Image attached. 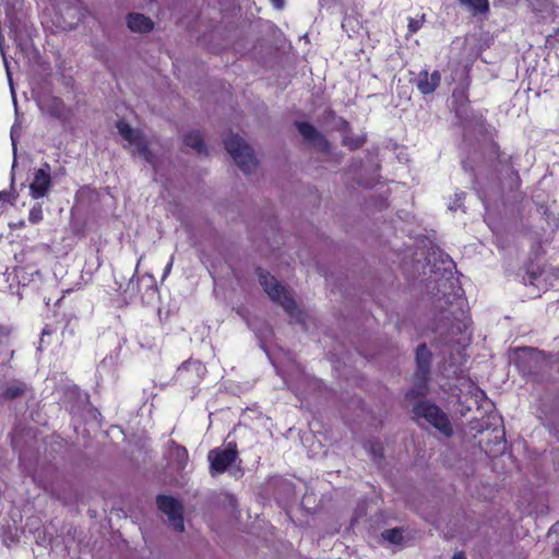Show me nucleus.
<instances>
[{"instance_id":"obj_1","label":"nucleus","mask_w":559,"mask_h":559,"mask_svg":"<svg viewBox=\"0 0 559 559\" xmlns=\"http://www.w3.org/2000/svg\"><path fill=\"white\" fill-rule=\"evenodd\" d=\"M259 283L263 287L267 296L276 304L281 305L287 314L296 319L301 320L302 311L298 308L294 297L273 275L262 267L255 270Z\"/></svg>"},{"instance_id":"obj_2","label":"nucleus","mask_w":559,"mask_h":559,"mask_svg":"<svg viewBox=\"0 0 559 559\" xmlns=\"http://www.w3.org/2000/svg\"><path fill=\"white\" fill-rule=\"evenodd\" d=\"M415 418H424L432 427L439 430L443 436L451 437L453 428L448 415L435 403L420 400L413 406Z\"/></svg>"},{"instance_id":"obj_3","label":"nucleus","mask_w":559,"mask_h":559,"mask_svg":"<svg viewBox=\"0 0 559 559\" xmlns=\"http://www.w3.org/2000/svg\"><path fill=\"white\" fill-rule=\"evenodd\" d=\"M226 151L245 174H251L258 166L253 150L238 134H229L224 140Z\"/></svg>"},{"instance_id":"obj_4","label":"nucleus","mask_w":559,"mask_h":559,"mask_svg":"<svg viewBox=\"0 0 559 559\" xmlns=\"http://www.w3.org/2000/svg\"><path fill=\"white\" fill-rule=\"evenodd\" d=\"M432 354L426 343H421L416 348V371L415 378L417 380V388L409 390L405 397L413 400L418 396H424L428 390V380L430 377Z\"/></svg>"},{"instance_id":"obj_5","label":"nucleus","mask_w":559,"mask_h":559,"mask_svg":"<svg viewBox=\"0 0 559 559\" xmlns=\"http://www.w3.org/2000/svg\"><path fill=\"white\" fill-rule=\"evenodd\" d=\"M205 373V366L200 360L190 358L177 368L173 383L183 391H193L201 383Z\"/></svg>"},{"instance_id":"obj_6","label":"nucleus","mask_w":559,"mask_h":559,"mask_svg":"<svg viewBox=\"0 0 559 559\" xmlns=\"http://www.w3.org/2000/svg\"><path fill=\"white\" fill-rule=\"evenodd\" d=\"M238 449L235 442H229L226 448H214L209 451L207 460L212 476L225 473L238 460Z\"/></svg>"},{"instance_id":"obj_7","label":"nucleus","mask_w":559,"mask_h":559,"mask_svg":"<svg viewBox=\"0 0 559 559\" xmlns=\"http://www.w3.org/2000/svg\"><path fill=\"white\" fill-rule=\"evenodd\" d=\"M157 508L168 516L173 528L181 533L185 531L183 507L171 496L158 495L156 497Z\"/></svg>"},{"instance_id":"obj_8","label":"nucleus","mask_w":559,"mask_h":559,"mask_svg":"<svg viewBox=\"0 0 559 559\" xmlns=\"http://www.w3.org/2000/svg\"><path fill=\"white\" fill-rule=\"evenodd\" d=\"M46 168H39L34 173L32 182L29 183V194L33 199L38 200L48 195L52 186L49 173V164H45Z\"/></svg>"},{"instance_id":"obj_9","label":"nucleus","mask_w":559,"mask_h":559,"mask_svg":"<svg viewBox=\"0 0 559 559\" xmlns=\"http://www.w3.org/2000/svg\"><path fill=\"white\" fill-rule=\"evenodd\" d=\"M295 126L307 142L316 144L323 153H328L330 151V143L326 138L320 133L310 122L296 121Z\"/></svg>"},{"instance_id":"obj_10","label":"nucleus","mask_w":559,"mask_h":559,"mask_svg":"<svg viewBox=\"0 0 559 559\" xmlns=\"http://www.w3.org/2000/svg\"><path fill=\"white\" fill-rule=\"evenodd\" d=\"M515 366L523 376L535 373L538 364L537 350L532 347H523L519 350Z\"/></svg>"},{"instance_id":"obj_11","label":"nucleus","mask_w":559,"mask_h":559,"mask_svg":"<svg viewBox=\"0 0 559 559\" xmlns=\"http://www.w3.org/2000/svg\"><path fill=\"white\" fill-rule=\"evenodd\" d=\"M440 83L441 74L438 70H435L430 74L427 70H421L415 80L416 87L423 95H430L435 93Z\"/></svg>"},{"instance_id":"obj_12","label":"nucleus","mask_w":559,"mask_h":559,"mask_svg":"<svg viewBox=\"0 0 559 559\" xmlns=\"http://www.w3.org/2000/svg\"><path fill=\"white\" fill-rule=\"evenodd\" d=\"M468 86H469V79L467 78L466 86L460 91L454 90L452 93L453 110L455 112V116L460 119H463V117L467 114V110H468V104H469L468 93H467Z\"/></svg>"},{"instance_id":"obj_13","label":"nucleus","mask_w":559,"mask_h":559,"mask_svg":"<svg viewBox=\"0 0 559 559\" xmlns=\"http://www.w3.org/2000/svg\"><path fill=\"white\" fill-rule=\"evenodd\" d=\"M127 25L130 31L135 33H150L154 28L153 21L142 13H129Z\"/></svg>"},{"instance_id":"obj_14","label":"nucleus","mask_w":559,"mask_h":559,"mask_svg":"<svg viewBox=\"0 0 559 559\" xmlns=\"http://www.w3.org/2000/svg\"><path fill=\"white\" fill-rule=\"evenodd\" d=\"M508 168L506 176L501 182L502 190L513 193L519 192L522 187V179L518 169H515L513 159L511 160V165H503Z\"/></svg>"},{"instance_id":"obj_15","label":"nucleus","mask_w":559,"mask_h":559,"mask_svg":"<svg viewBox=\"0 0 559 559\" xmlns=\"http://www.w3.org/2000/svg\"><path fill=\"white\" fill-rule=\"evenodd\" d=\"M170 456L176 464L177 469L182 471L186 468L189 461V453L186 447L177 443L174 440L169 441Z\"/></svg>"},{"instance_id":"obj_16","label":"nucleus","mask_w":559,"mask_h":559,"mask_svg":"<svg viewBox=\"0 0 559 559\" xmlns=\"http://www.w3.org/2000/svg\"><path fill=\"white\" fill-rule=\"evenodd\" d=\"M183 144L194 150L198 154L207 155L209 151L204 139L199 131H190L183 135Z\"/></svg>"},{"instance_id":"obj_17","label":"nucleus","mask_w":559,"mask_h":559,"mask_svg":"<svg viewBox=\"0 0 559 559\" xmlns=\"http://www.w3.org/2000/svg\"><path fill=\"white\" fill-rule=\"evenodd\" d=\"M45 110L50 115L51 117L56 119H62L66 116L67 108L64 102L60 97H49L45 102Z\"/></svg>"},{"instance_id":"obj_18","label":"nucleus","mask_w":559,"mask_h":559,"mask_svg":"<svg viewBox=\"0 0 559 559\" xmlns=\"http://www.w3.org/2000/svg\"><path fill=\"white\" fill-rule=\"evenodd\" d=\"M116 127L118 129L119 134L130 145H134L143 136V133L140 130L133 129L129 123H127L123 120H119Z\"/></svg>"},{"instance_id":"obj_19","label":"nucleus","mask_w":559,"mask_h":559,"mask_svg":"<svg viewBox=\"0 0 559 559\" xmlns=\"http://www.w3.org/2000/svg\"><path fill=\"white\" fill-rule=\"evenodd\" d=\"M492 432L495 433L493 444L497 449L493 450L491 448H488V443L484 444L483 440L479 441V445L488 455L496 456L498 453L502 452L504 449V442H503L504 430L495 428L492 430Z\"/></svg>"},{"instance_id":"obj_20","label":"nucleus","mask_w":559,"mask_h":559,"mask_svg":"<svg viewBox=\"0 0 559 559\" xmlns=\"http://www.w3.org/2000/svg\"><path fill=\"white\" fill-rule=\"evenodd\" d=\"M463 7L468 8L474 14H487L490 5L488 0H457Z\"/></svg>"},{"instance_id":"obj_21","label":"nucleus","mask_w":559,"mask_h":559,"mask_svg":"<svg viewBox=\"0 0 559 559\" xmlns=\"http://www.w3.org/2000/svg\"><path fill=\"white\" fill-rule=\"evenodd\" d=\"M488 151H489V154L502 166V165H511V160L513 159V157L511 155H506L501 148H500V145L496 142V141H492L490 144H489V147H488Z\"/></svg>"},{"instance_id":"obj_22","label":"nucleus","mask_w":559,"mask_h":559,"mask_svg":"<svg viewBox=\"0 0 559 559\" xmlns=\"http://www.w3.org/2000/svg\"><path fill=\"white\" fill-rule=\"evenodd\" d=\"M27 390V386L23 382H15L12 384H9L2 395L5 400H14L16 397L22 396Z\"/></svg>"},{"instance_id":"obj_23","label":"nucleus","mask_w":559,"mask_h":559,"mask_svg":"<svg viewBox=\"0 0 559 559\" xmlns=\"http://www.w3.org/2000/svg\"><path fill=\"white\" fill-rule=\"evenodd\" d=\"M138 154L143 157L147 163L152 164L154 162V154L150 148L148 142L143 135L135 144H134Z\"/></svg>"},{"instance_id":"obj_24","label":"nucleus","mask_w":559,"mask_h":559,"mask_svg":"<svg viewBox=\"0 0 559 559\" xmlns=\"http://www.w3.org/2000/svg\"><path fill=\"white\" fill-rule=\"evenodd\" d=\"M366 143V136L364 135H346L342 140L343 146H346L350 151H357Z\"/></svg>"},{"instance_id":"obj_25","label":"nucleus","mask_w":559,"mask_h":559,"mask_svg":"<svg viewBox=\"0 0 559 559\" xmlns=\"http://www.w3.org/2000/svg\"><path fill=\"white\" fill-rule=\"evenodd\" d=\"M382 537L391 544L399 545L403 540V530L400 527L385 530L382 532Z\"/></svg>"},{"instance_id":"obj_26","label":"nucleus","mask_w":559,"mask_h":559,"mask_svg":"<svg viewBox=\"0 0 559 559\" xmlns=\"http://www.w3.org/2000/svg\"><path fill=\"white\" fill-rule=\"evenodd\" d=\"M543 274V270L539 266H531L526 270L525 275L523 276V282L525 285H536V282L540 278Z\"/></svg>"},{"instance_id":"obj_27","label":"nucleus","mask_w":559,"mask_h":559,"mask_svg":"<svg viewBox=\"0 0 559 559\" xmlns=\"http://www.w3.org/2000/svg\"><path fill=\"white\" fill-rule=\"evenodd\" d=\"M16 199H17V193L14 189V182L12 181L11 182V186H10V189L9 190H2L0 191V204H10V205H14V203L16 202Z\"/></svg>"},{"instance_id":"obj_28","label":"nucleus","mask_w":559,"mask_h":559,"mask_svg":"<svg viewBox=\"0 0 559 559\" xmlns=\"http://www.w3.org/2000/svg\"><path fill=\"white\" fill-rule=\"evenodd\" d=\"M44 219L43 205L36 202L29 210L28 222L32 224H39Z\"/></svg>"},{"instance_id":"obj_29","label":"nucleus","mask_w":559,"mask_h":559,"mask_svg":"<svg viewBox=\"0 0 559 559\" xmlns=\"http://www.w3.org/2000/svg\"><path fill=\"white\" fill-rule=\"evenodd\" d=\"M370 452L374 459H382L384 455L383 445L379 441H374L370 443Z\"/></svg>"},{"instance_id":"obj_30","label":"nucleus","mask_w":559,"mask_h":559,"mask_svg":"<svg viewBox=\"0 0 559 559\" xmlns=\"http://www.w3.org/2000/svg\"><path fill=\"white\" fill-rule=\"evenodd\" d=\"M408 28L412 33H415L419 28V23L417 21H415L414 19H411V21L408 23Z\"/></svg>"},{"instance_id":"obj_31","label":"nucleus","mask_w":559,"mask_h":559,"mask_svg":"<svg viewBox=\"0 0 559 559\" xmlns=\"http://www.w3.org/2000/svg\"><path fill=\"white\" fill-rule=\"evenodd\" d=\"M270 1L276 10H282L285 5L284 0H270Z\"/></svg>"},{"instance_id":"obj_32","label":"nucleus","mask_w":559,"mask_h":559,"mask_svg":"<svg viewBox=\"0 0 559 559\" xmlns=\"http://www.w3.org/2000/svg\"><path fill=\"white\" fill-rule=\"evenodd\" d=\"M452 559H466V557L463 551H457L453 555Z\"/></svg>"},{"instance_id":"obj_33","label":"nucleus","mask_w":559,"mask_h":559,"mask_svg":"<svg viewBox=\"0 0 559 559\" xmlns=\"http://www.w3.org/2000/svg\"><path fill=\"white\" fill-rule=\"evenodd\" d=\"M52 333L51 329L49 325H46L43 331H41V336H45V335H50Z\"/></svg>"},{"instance_id":"obj_34","label":"nucleus","mask_w":559,"mask_h":559,"mask_svg":"<svg viewBox=\"0 0 559 559\" xmlns=\"http://www.w3.org/2000/svg\"><path fill=\"white\" fill-rule=\"evenodd\" d=\"M171 266H173V259L170 260V262L165 267L164 275H167L170 272Z\"/></svg>"},{"instance_id":"obj_35","label":"nucleus","mask_w":559,"mask_h":559,"mask_svg":"<svg viewBox=\"0 0 559 559\" xmlns=\"http://www.w3.org/2000/svg\"><path fill=\"white\" fill-rule=\"evenodd\" d=\"M24 226H25V222L24 221H20L13 227H15V228H23Z\"/></svg>"},{"instance_id":"obj_36","label":"nucleus","mask_w":559,"mask_h":559,"mask_svg":"<svg viewBox=\"0 0 559 559\" xmlns=\"http://www.w3.org/2000/svg\"><path fill=\"white\" fill-rule=\"evenodd\" d=\"M5 66L8 67V63H7V62H5ZM7 72H8V78H9V80L11 81V74H10V72H9V69H8V68H7Z\"/></svg>"}]
</instances>
